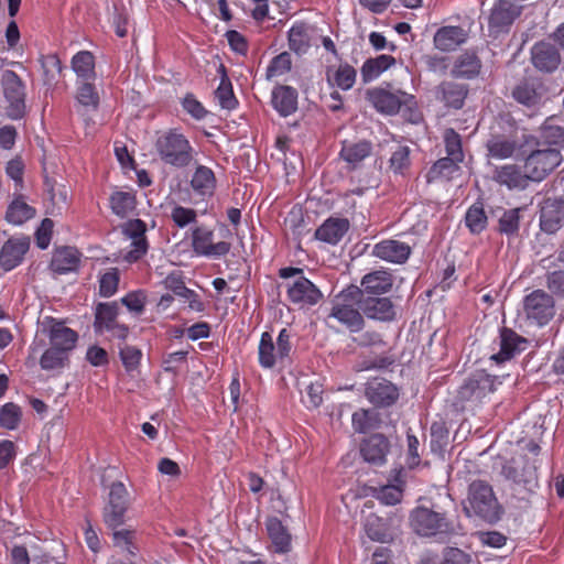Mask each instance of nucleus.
I'll return each instance as SVG.
<instances>
[{
    "label": "nucleus",
    "mask_w": 564,
    "mask_h": 564,
    "mask_svg": "<svg viewBox=\"0 0 564 564\" xmlns=\"http://www.w3.org/2000/svg\"><path fill=\"white\" fill-rule=\"evenodd\" d=\"M409 524L416 535L440 542L459 533V525L453 517L436 506H416L409 514Z\"/></svg>",
    "instance_id": "nucleus-2"
},
{
    "label": "nucleus",
    "mask_w": 564,
    "mask_h": 564,
    "mask_svg": "<svg viewBox=\"0 0 564 564\" xmlns=\"http://www.w3.org/2000/svg\"><path fill=\"white\" fill-rule=\"evenodd\" d=\"M119 302H98L94 307L93 327L96 334H104L118 323Z\"/></svg>",
    "instance_id": "nucleus-34"
},
{
    "label": "nucleus",
    "mask_w": 564,
    "mask_h": 564,
    "mask_svg": "<svg viewBox=\"0 0 564 564\" xmlns=\"http://www.w3.org/2000/svg\"><path fill=\"white\" fill-rule=\"evenodd\" d=\"M22 417L21 408L13 403L8 402L0 408V426L6 430L18 429Z\"/></svg>",
    "instance_id": "nucleus-55"
},
{
    "label": "nucleus",
    "mask_w": 564,
    "mask_h": 564,
    "mask_svg": "<svg viewBox=\"0 0 564 564\" xmlns=\"http://www.w3.org/2000/svg\"><path fill=\"white\" fill-rule=\"evenodd\" d=\"M465 225L473 235H479L487 228L488 217L481 202H476L467 209Z\"/></svg>",
    "instance_id": "nucleus-49"
},
{
    "label": "nucleus",
    "mask_w": 564,
    "mask_h": 564,
    "mask_svg": "<svg viewBox=\"0 0 564 564\" xmlns=\"http://www.w3.org/2000/svg\"><path fill=\"white\" fill-rule=\"evenodd\" d=\"M494 180L509 189H524L530 182L527 172L524 170L522 171L517 164H506L496 167Z\"/></svg>",
    "instance_id": "nucleus-33"
},
{
    "label": "nucleus",
    "mask_w": 564,
    "mask_h": 564,
    "mask_svg": "<svg viewBox=\"0 0 564 564\" xmlns=\"http://www.w3.org/2000/svg\"><path fill=\"white\" fill-rule=\"evenodd\" d=\"M120 281L119 270L111 268L105 272L99 279V295L102 297H110L118 291Z\"/></svg>",
    "instance_id": "nucleus-57"
},
{
    "label": "nucleus",
    "mask_w": 564,
    "mask_h": 564,
    "mask_svg": "<svg viewBox=\"0 0 564 564\" xmlns=\"http://www.w3.org/2000/svg\"><path fill=\"white\" fill-rule=\"evenodd\" d=\"M1 86L7 101V117L12 120L22 119L26 113L25 84L15 72L6 69L1 75Z\"/></svg>",
    "instance_id": "nucleus-9"
},
{
    "label": "nucleus",
    "mask_w": 564,
    "mask_h": 564,
    "mask_svg": "<svg viewBox=\"0 0 564 564\" xmlns=\"http://www.w3.org/2000/svg\"><path fill=\"white\" fill-rule=\"evenodd\" d=\"M393 275L386 269L375 270L365 274L359 291L366 295H384L392 290Z\"/></svg>",
    "instance_id": "nucleus-29"
},
{
    "label": "nucleus",
    "mask_w": 564,
    "mask_h": 564,
    "mask_svg": "<svg viewBox=\"0 0 564 564\" xmlns=\"http://www.w3.org/2000/svg\"><path fill=\"white\" fill-rule=\"evenodd\" d=\"M412 252L411 247L395 239H384L376 243L371 254L383 261L403 264L408 261Z\"/></svg>",
    "instance_id": "nucleus-27"
},
{
    "label": "nucleus",
    "mask_w": 564,
    "mask_h": 564,
    "mask_svg": "<svg viewBox=\"0 0 564 564\" xmlns=\"http://www.w3.org/2000/svg\"><path fill=\"white\" fill-rule=\"evenodd\" d=\"M366 99L380 113L397 115L403 105L414 100V96L402 90L391 91L388 88L375 87L366 91Z\"/></svg>",
    "instance_id": "nucleus-12"
},
{
    "label": "nucleus",
    "mask_w": 564,
    "mask_h": 564,
    "mask_svg": "<svg viewBox=\"0 0 564 564\" xmlns=\"http://www.w3.org/2000/svg\"><path fill=\"white\" fill-rule=\"evenodd\" d=\"M482 67L479 48L470 47L462 51L454 58L449 73L456 79L474 80L481 75Z\"/></svg>",
    "instance_id": "nucleus-16"
},
{
    "label": "nucleus",
    "mask_w": 564,
    "mask_h": 564,
    "mask_svg": "<svg viewBox=\"0 0 564 564\" xmlns=\"http://www.w3.org/2000/svg\"><path fill=\"white\" fill-rule=\"evenodd\" d=\"M43 332L48 337L50 346L56 350L70 355L78 341V333L67 326L63 321L46 316L42 323Z\"/></svg>",
    "instance_id": "nucleus-15"
},
{
    "label": "nucleus",
    "mask_w": 564,
    "mask_h": 564,
    "mask_svg": "<svg viewBox=\"0 0 564 564\" xmlns=\"http://www.w3.org/2000/svg\"><path fill=\"white\" fill-rule=\"evenodd\" d=\"M500 475L513 490L523 489L532 494L539 486L538 467L527 455L502 458Z\"/></svg>",
    "instance_id": "nucleus-5"
},
{
    "label": "nucleus",
    "mask_w": 564,
    "mask_h": 564,
    "mask_svg": "<svg viewBox=\"0 0 564 564\" xmlns=\"http://www.w3.org/2000/svg\"><path fill=\"white\" fill-rule=\"evenodd\" d=\"M42 67V80L48 89L55 88L62 79V62L56 54L42 55L40 57Z\"/></svg>",
    "instance_id": "nucleus-44"
},
{
    "label": "nucleus",
    "mask_w": 564,
    "mask_h": 564,
    "mask_svg": "<svg viewBox=\"0 0 564 564\" xmlns=\"http://www.w3.org/2000/svg\"><path fill=\"white\" fill-rule=\"evenodd\" d=\"M375 497L383 505L393 506L399 503L403 497V489L394 485H386L380 487Z\"/></svg>",
    "instance_id": "nucleus-63"
},
{
    "label": "nucleus",
    "mask_w": 564,
    "mask_h": 564,
    "mask_svg": "<svg viewBox=\"0 0 564 564\" xmlns=\"http://www.w3.org/2000/svg\"><path fill=\"white\" fill-rule=\"evenodd\" d=\"M119 357L127 372L137 370L141 364L142 351L135 346L124 345L119 349Z\"/></svg>",
    "instance_id": "nucleus-56"
},
{
    "label": "nucleus",
    "mask_w": 564,
    "mask_h": 564,
    "mask_svg": "<svg viewBox=\"0 0 564 564\" xmlns=\"http://www.w3.org/2000/svg\"><path fill=\"white\" fill-rule=\"evenodd\" d=\"M443 142L446 158H452L462 164L465 160L462 135L453 128H446L443 132Z\"/></svg>",
    "instance_id": "nucleus-50"
},
{
    "label": "nucleus",
    "mask_w": 564,
    "mask_h": 564,
    "mask_svg": "<svg viewBox=\"0 0 564 564\" xmlns=\"http://www.w3.org/2000/svg\"><path fill=\"white\" fill-rule=\"evenodd\" d=\"M292 61L291 56L288 52H282L275 57L272 58L269 66L267 67V79H271L272 77L283 75L291 70Z\"/></svg>",
    "instance_id": "nucleus-59"
},
{
    "label": "nucleus",
    "mask_w": 564,
    "mask_h": 564,
    "mask_svg": "<svg viewBox=\"0 0 564 564\" xmlns=\"http://www.w3.org/2000/svg\"><path fill=\"white\" fill-rule=\"evenodd\" d=\"M372 149V142L366 139L358 141L344 140L341 141L339 158L355 169L371 154Z\"/></svg>",
    "instance_id": "nucleus-37"
},
{
    "label": "nucleus",
    "mask_w": 564,
    "mask_h": 564,
    "mask_svg": "<svg viewBox=\"0 0 564 564\" xmlns=\"http://www.w3.org/2000/svg\"><path fill=\"white\" fill-rule=\"evenodd\" d=\"M268 535L278 553H288L291 550V534L282 521L276 517L268 518L265 522Z\"/></svg>",
    "instance_id": "nucleus-41"
},
{
    "label": "nucleus",
    "mask_w": 564,
    "mask_h": 564,
    "mask_svg": "<svg viewBox=\"0 0 564 564\" xmlns=\"http://www.w3.org/2000/svg\"><path fill=\"white\" fill-rule=\"evenodd\" d=\"M160 160L175 169H187L195 162V150L187 137L176 128L162 132L155 140Z\"/></svg>",
    "instance_id": "nucleus-3"
},
{
    "label": "nucleus",
    "mask_w": 564,
    "mask_h": 564,
    "mask_svg": "<svg viewBox=\"0 0 564 564\" xmlns=\"http://www.w3.org/2000/svg\"><path fill=\"white\" fill-rule=\"evenodd\" d=\"M351 424L354 431L359 434L377 430L382 424L381 413L376 406L372 409H358L351 415Z\"/></svg>",
    "instance_id": "nucleus-42"
},
{
    "label": "nucleus",
    "mask_w": 564,
    "mask_h": 564,
    "mask_svg": "<svg viewBox=\"0 0 564 564\" xmlns=\"http://www.w3.org/2000/svg\"><path fill=\"white\" fill-rule=\"evenodd\" d=\"M299 93L289 85H276L272 89L271 105L281 117H289L296 112Z\"/></svg>",
    "instance_id": "nucleus-30"
},
{
    "label": "nucleus",
    "mask_w": 564,
    "mask_h": 564,
    "mask_svg": "<svg viewBox=\"0 0 564 564\" xmlns=\"http://www.w3.org/2000/svg\"><path fill=\"white\" fill-rule=\"evenodd\" d=\"M498 131H492L485 143L488 159L507 160L514 155L524 156L528 147H539L538 137L521 128L510 115L499 116Z\"/></svg>",
    "instance_id": "nucleus-1"
},
{
    "label": "nucleus",
    "mask_w": 564,
    "mask_h": 564,
    "mask_svg": "<svg viewBox=\"0 0 564 564\" xmlns=\"http://www.w3.org/2000/svg\"><path fill=\"white\" fill-rule=\"evenodd\" d=\"M357 72L348 63L340 64L334 74V84L343 90L350 89L356 82Z\"/></svg>",
    "instance_id": "nucleus-58"
},
{
    "label": "nucleus",
    "mask_w": 564,
    "mask_h": 564,
    "mask_svg": "<svg viewBox=\"0 0 564 564\" xmlns=\"http://www.w3.org/2000/svg\"><path fill=\"white\" fill-rule=\"evenodd\" d=\"M392 519L381 518L375 513L367 516L364 524L367 536L375 542L390 543L393 541Z\"/></svg>",
    "instance_id": "nucleus-35"
},
{
    "label": "nucleus",
    "mask_w": 564,
    "mask_h": 564,
    "mask_svg": "<svg viewBox=\"0 0 564 564\" xmlns=\"http://www.w3.org/2000/svg\"><path fill=\"white\" fill-rule=\"evenodd\" d=\"M131 505L130 494L121 481L109 487L108 500L102 510V518L108 529H118L124 523L126 512Z\"/></svg>",
    "instance_id": "nucleus-10"
},
{
    "label": "nucleus",
    "mask_w": 564,
    "mask_h": 564,
    "mask_svg": "<svg viewBox=\"0 0 564 564\" xmlns=\"http://www.w3.org/2000/svg\"><path fill=\"white\" fill-rule=\"evenodd\" d=\"M348 301L357 302L364 317L383 323L397 318L395 305L388 296L366 295L359 291L357 285L351 284L350 290L344 294Z\"/></svg>",
    "instance_id": "nucleus-7"
},
{
    "label": "nucleus",
    "mask_w": 564,
    "mask_h": 564,
    "mask_svg": "<svg viewBox=\"0 0 564 564\" xmlns=\"http://www.w3.org/2000/svg\"><path fill=\"white\" fill-rule=\"evenodd\" d=\"M497 383H500V381L496 376H491L485 370H476L458 388L456 402L462 404L465 402H480L488 394L496 391Z\"/></svg>",
    "instance_id": "nucleus-11"
},
{
    "label": "nucleus",
    "mask_w": 564,
    "mask_h": 564,
    "mask_svg": "<svg viewBox=\"0 0 564 564\" xmlns=\"http://www.w3.org/2000/svg\"><path fill=\"white\" fill-rule=\"evenodd\" d=\"M468 32L460 25H445L435 32L433 36L434 47L441 52H453L466 43Z\"/></svg>",
    "instance_id": "nucleus-28"
},
{
    "label": "nucleus",
    "mask_w": 564,
    "mask_h": 564,
    "mask_svg": "<svg viewBox=\"0 0 564 564\" xmlns=\"http://www.w3.org/2000/svg\"><path fill=\"white\" fill-rule=\"evenodd\" d=\"M440 564H474L470 554L458 547L447 546L443 550Z\"/></svg>",
    "instance_id": "nucleus-64"
},
{
    "label": "nucleus",
    "mask_w": 564,
    "mask_h": 564,
    "mask_svg": "<svg viewBox=\"0 0 564 564\" xmlns=\"http://www.w3.org/2000/svg\"><path fill=\"white\" fill-rule=\"evenodd\" d=\"M111 212L120 217L126 218L137 207V196L133 192L116 191L109 197Z\"/></svg>",
    "instance_id": "nucleus-45"
},
{
    "label": "nucleus",
    "mask_w": 564,
    "mask_h": 564,
    "mask_svg": "<svg viewBox=\"0 0 564 564\" xmlns=\"http://www.w3.org/2000/svg\"><path fill=\"white\" fill-rule=\"evenodd\" d=\"M215 96L224 109L232 110L238 106V100L235 97L230 80L225 83L220 82L219 86L215 90Z\"/></svg>",
    "instance_id": "nucleus-61"
},
{
    "label": "nucleus",
    "mask_w": 564,
    "mask_h": 564,
    "mask_svg": "<svg viewBox=\"0 0 564 564\" xmlns=\"http://www.w3.org/2000/svg\"><path fill=\"white\" fill-rule=\"evenodd\" d=\"M410 152L408 145L399 144L395 148L389 160V167L393 173L404 175L409 171L411 166Z\"/></svg>",
    "instance_id": "nucleus-54"
},
{
    "label": "nucleus",
    "mask_w": 564,
    "mask_h": 564,
    "mask_svg": "<svg viewBox=\"0 0 564 564\" xmlns=\"http://www.w3.org/2000/svg\"><path fill=\"white\" fill-rule=\"evenodd\" d=\"M76 99L82 106L91 108L93 110H97L99 107V94L96 86L89 80L84 79L78 84Z\"/></svg>",
    "instance_id": "nucleus-53"
},
{
    "label": "nucleus",
    "mask_w": 564,
    "mask_h": 564,
    "mask_svg": "<svg viewBox=\"0 0 564 564\" xmlns=\"http://www.w3.org/2000/svg\"><path fill=\"white\" fill-rule=\"evenodd\" d=\"M520 13V8L512 0H498L488 18L490 34L498 35L508 32Z\"/></svg>",
    "instance_id": "nucleus-20"
},
{
    "label": "nucleus",
    "mask_w": 564,
    "mask_h": 564,
    "mask_svg": "<svg viewBox=\"0 0 564 564\" xmlns=\"http://www.w3.org/2000/svg\"><path fill=\"white\" fill-rule=\"evenodd\" d=\"M524 155L523 169L531 182L543 181L562 162V154L557 149L528 147Z\"/></svg>",
    "instance_id": "nucleus-8"
},
{
    "label": "nucleus",
    "mask_w": 564,
    "mask_h": 564,
    "mask_svg": "<svg viewBox=\"0 0 564 564\" xmlns=\"http://www.w3.org/2000/svg\"><path fill=\"white\" fill-rule=\"evenodd\" d=\"M273 338L269 332L261 335L259 343V362L263 368L271 369L274 367L278 358L275 352Z\"/></svg>",
    "instance_id": "nucleus-52"
},
{
    "label": "nucleus",
    "mask_w": 564,
    "mask_h": 564,
    "mask_svg": "<svg viewBox=\"0 0 564 564\" xmlns=\"http://www.w3.org/2000/svg\"><path fill=\"white\" fill-rule=\"evenodd\" d=\"M393 65L395 58L392 55L381 54L367 58L360 68L361 79L365 84L370 83Z\"/></svg>",
    "instance_id": "nucleus-43"
},
{
    "label": "nucleus",
    "mask_w": 564,
    "mask_h": 564,
    "mask_svg": "<svg viewBox=\"0 0 564 564\" xmlns=\"http://www.w3.org/2000/svg\"><path fill=\"white\" fill-rule=\"evenodd\" d=\"M512 98L528 109H538L542 105L543 85L535 77H525L511 90Z\"/></svg>",
    "instance_id": "nucleus-23"
},
{
    "label": "nucleus",
    "mask_w": 564,
    "mask_h": 564,
    "mask_svg": "<svg viewBox=\"0 0 564 564\" xmlns=\"http://www.w3.org/2000/svg\"><path fill=\"white\" fill-rule=\"evenodd\" d=\"M191 186L200 195L212 193L216 186V177L213 170L205 165H198L191 180Z\"/></svg>",
    "instance_id": "nucleus-47"
},
{
    "label": "nucleus",
    "mask_w": 564,
    "mask_h": 564,
    "mask_svg": "<svg viewBox=\"0 0 564 564\" xmlns=\"http://www.w3.org/2000/svg\"><path fill=\"white\" fill-rule=\"evenodd\" d=\"M350 290V285L340 291L336 296L337 301L334 303L329 317L336 318L340 324L345 325L349 332H361L366 325L362 312L357 306V302H350L344 295Z\"/></svg>",
    "instance_id": "nucleus-13"
},
{
    "label": "nucleus",
    "mask_w": 564,
    "mask_h": 564,
    "mask_svg": "<svg viewBox=\"0 0 564 564\" xmlns=\"http://www.w3.org/2000/svg\"><path fill=\"white\" fill-rule=\"evenodd\" d=\"M529 346V340L519 335L512 328L501 327L499 330V351L491 356V360L497 364H503L513 359L524 351Z\"/></svg>",
    "instance_id": "nucleus-21"
},
{
    "label": "nucleus",
    "mask_w": 564,
    "mask_h": 564,
    "mask_svg": "<svg viewBox=\"0 0 564 564\" xmlns=\"http://www.w3.org/2000/svg\"><path fill=\"white\" fill-rule=\"evenodd\" d=\"M464 510L467 514L473 512L489 524L497 523L503 513V508L495 496L491 485L481 479L469 484L467 505L464 506Z\"/></svg>",
    "instance_id": "nucleus-4"
},
{
    "label": "nucleus",
    "mask_w": 564,
    "mask_h": 564,
    "mask_svg": "<svg viewBox=\"0 0 564 564\" xmlns=\"http://www.w3.org/2000/svg\"><path fill=\"white\" fill-rule=\"evenodd\" d=\"M560 118L556 116L547 117L541 124L540 138L549 148L564 149V124L560 123Z\"/></svg>",
    "instance_id": "nucleus-39"
},
{
    "label": "nucleus",
    "mask_w": 564,
    "mask_h": 564,
    "mask_svg": "<svg viewBox=\"0 0 564 564\" xmlns=\"http://www.w3.org/2000/svg\"><path fill=\"white\" fill-rule=\"evenodd\" d=\"M523 310L528 319L543 326L554 317L555 303L553 296L545 291L534 290L524 297Z\"/></svg>",
    "instance_id": "nucleus-14"
},
{
    "label": "nucleus",
    "mask_w": 564,
    "mask_h": 564,
    "mask_svg": "<svg viewBox=\"0 0 564 564\" xmlns=\"http://www.w3.org/2000/svg\"><path fill=\"white\" fill-rule=\"evenodd\" d=\"M314 33V28L306 22H295L288 32L289 48L296 55L307 53L311 47V42Z\"/></svg>",
    "instance_id": "nucleus-36"
},
{
    "label": "nucleus",
    "mask_w": 564,
    "mask_h": 564,
    "mask_svg": "<svg viewBox=\"0 0 564 564\" xmlns=\"http://www.w3.org/2000/svg\"><path fill=\"white\" fill-rule=\"evenodd\" d=\"M531 62L538 70L551 74L558 68L561 55L555 45L540 41L531 48Z\"/></svg>",
    "instance_id": "nucleus-26"
},
{
    "label": "nucleus",
    "mask_w": 564,
    "mask_h": 564,
    "mask_svg": "<svg viewBox=\"0 0 564 564\" xmlns=\"http://www.w3.org/2000/svg\"><path fill=\"white\" fill-rule=\"evenodd\" d=\"M365 395L376 408H389L397 403L400 391L391 381L373 378L366 383Z\"/></svg>",
    "instance_id": "nucleus-18"
},
{
    "label": "nucleus",
    "mask_w": 564,
    "mask_h": 564,
    "mask_svg": "<svg viewBox=\"0 0 564 564\" xmlns=\"http://www.w3.org/2000/svg\"><path fill=\"white\" fill-rule=\"evenodd\" d=\"M350 223L344 217L327 218L314 234L315 239L328 245H337L348 232Z\"/></svg>",
    "instance_id": "nucleus-31"
},
{
    "label": "nucleus",
    "mask_w": 564,
    "mask_h": 564,
    "mask_svg": "<svg viewBox=\"0 0 564 564\" xmlns=\"http://www.w3.org/2000/svg\"><path fill=\"white\" fill-rule=\"evenodd\" d=\"M540 229L554 235L564 226V198L546 197L540 204Z\"/></svg>",
    "instance_id": "nucleus-17"
},
{
    "label": "nucleus",
    "mask_w": 564,
    "mask_h": 564,
    "mask_svg": "<svg viewBox=\"0 0 564 564\" xmlns=\"http://www.w3.org/2000/svg\"><path fill=\"white\" fill-rule=\"evenodd\" d=\"M523 210V207L503 210L498 219L497 231L507 237H517L519 235L521 213Z\"/></svg>",
    "instance_id": "nucleus-46"
},
{
    "label": "nucleus",
    "mask_w": 564,
    "mask_h": 564,
    "mask_svg": "<svg viewBox=\"0 0 564 564\" xmlns=\"http://www.w3.org/2000/svg\"><path fill=\"white\" fill-rule=\"evenodd\" d=\"M181 105L192 118L195 120H203L208 115L207 109L195 97L194 94L187 93L181 101Z\"/></svg>",
    "instance_id": "nucleus-62"
},
{
    "label": "nucleus",
    "mask_w": 564,
    "mask_h": 564,
    "mask_svg": "<svg viewBox=\"0 0 564 564\" xmlns=\"http://www.w3.org/2000/svg\"><path fill=\"white\" fill-rule=\"evenodd\" d=\"M437 100L446 108L459 110L465 106L469 95V86L455 80H443L435 88Z\"/></svg>",
    "instance_id": "nucleus-25"
},
{
    "label": "nucleus",
    "mask_w": 564,
    "mask_h": 564,
    "mask_svg": "<svg viewBox=\"0 0 564 564\" xmlns=\"http://www.w3.org/2000/svg\"><path fill=\"white\" fill-rule=\"evenodd\" d=\"M80 262V253L77 249L68 246L58 247L54 250L50 270L58 275L74 272L78 269Z\"/></svg>",
    "instance_id": "nucleus-32"
},
{
    "label": "nucleus",
    "mask_w": 564,
    "mask_h": 564,
    "mask_svg": "<svg viewBox=\"0 0 564 564\" xmlns=\"http://www.w3.org/2000/svg\"><path fill=\"white\" fill-rule=\"evenodd\" d=\"M460 172V164L452 158H441L433 163L425 174L427 183L449 182Z\"/></svg>",
    "instance_id": "nucleus-40"
},
{
    "label": "nucleus",
    "mask_w": 564,
    "mask_h": 564,
    "mask_svg": "<svg viewBox=\"0 0 564 564\" xmlns=\"http://www.w3.org/2000/svg\"><path fill=\"white\" fill-rule=\"evenodd\" d=\"M69 356L70 355L48 346V348L44 350L40 358V366L43 370L46 371L62 370L69 365Z\"/></svg>",
    "instance_id": "nucleus-51"
},
{
    "label": "nucleus",
    "mask_w": 564,
    "mask_h": 564,
    "mask_svg": "<svg viewBox=\"0 0 564 564\" xmlns=\"http://www.w3.org/2000/svg\"><path fill=\"white\" fill-rule=\"evenodd\" d=\"M279 276L282 279L294 278L291 283L286 284V294L291 303L301 307L313 306L323 299L321 290L304 276L303 269L284 267L279 270Z\"/></svg>",
    "instance_id": "nucleus-6"
},
{
    "label": "nucleus",
    "mask_w": 564,
    "mask_h": 564,
    "mask_svg": "<svg viewBox=\"0 0 564 564\" xmlns=\"http://www.w3.org/2000/svg\"><path fill=\"white\" fill-rule=\"evenodd\" d=\"M36 215V209L26 203V197L15 193L8 205L4 219L12 225L21 226Z\"/></svg>",
    "instance_id": "nucleus-38"
},
{
    "label": "nucleus",
    "mask_w": 564,
    "mask_h": 564,
    "mask_svg": "<svg viewBox=\"0 0 564 564\" xmlns=\"http://www.w3.org/2000/svg\"><path fill=\"white\" fill-rule=\"evenodd\" d=\"M72 68L76 75L85 80L94 79L95 73V56L89 51H80L72 58Z\"/></svg>",
    "instance_id": "nucleus-48"
},
{
    "label": "nucleus",
    "mask_w": 564,
    "mask_h": 564,
    "mask_svg": "<svg viewBox=\"0 0 564 564\" xmlns=\"http://www.w3.org/2000/svg\"><path fill=\"white\" fill-rule=\"evenodd\" d=\"M391 443L382 433H373L360 443V455L365 462L375 466H382L387 463Z\"/></svg>",
    "instance_id": "nucleus-24"
},
{
    "label": "nucleus",
    "mask_w": 564,
    "mask_h": 564,
    "mask_svg": "<svg viewBox=\"0 0 564 564\" xmlns=\"http://www.w3.org/2000/svg\"><path fill=\"white\" fill-rule=\"evenodd\" d=\"M214 231L204 227H196L192 232V248L198 256L224 257L229 253L231 243L227 241L213 242Z\"/></svg>",
    "instance_id": "nucleus-22"
},
{
    "label": "nucleus",
    "mask_w": 564,
    "mask_h": 564,
    "mask_svg": "<svg viewBox=\"0 0 564 564\" xmlns=\"http://www.w3.org/2000/svg\"><path fill=\"white\" fill-rule=\"evenodd\" d=\"M31 246L29 236L20 235L10 237L0 249V267L9 272L19 267Z\"/></svg>",
    "instance_id": "nucleus-19"
},
{
    "label": "nucleus",
    "mask_w": 564,
    "mask_h": 564,
    "mask_svg": "<svg viewBox=\"0 0 564 564\" xmlns=\"http://www.w3.org/2000/svg\"><path fill=\"white\" fill-rule=\"evenodd\" d=\"M112 530L113 545L126 550L129 554L135 555L138 547L133 544L135 538V531L133 530Z\"/></svg>",
    "instance_id": "nucleus-60"
}]
</instances>
